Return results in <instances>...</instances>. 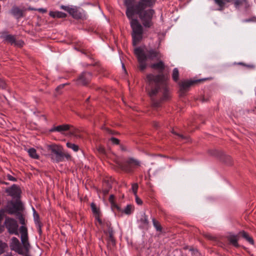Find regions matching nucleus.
<instances>
[{"mask_svg":"<svg viewBox=\"0 0 256 256\" xmlns=\"http://www.w3.org/2000/svg\"><path fill=\"white\" fill-rule=\"evenodd\" d=\"M154 6H140L132 8L128 10L126 9V14L130 20V24L132 30V40L134 44H136L142 38L143 28L136 18H134V15H138L144 26L146 28H150L153 22L152 19L154 10L152 9Z\"/></svg>","mask_w":256,"mask_h":256,"instance_id":"obj_1","label":"nucleus"},{"mask_svg":"<svg viewBox=\"0 0 256 256\" xmlns=\"http://www.w3.org/2000/svg\"><path fill=\"white\" fill-rule=\"evenodd\" d=\"M148 84L146 89L150 96L152 100V104L154 107H158L160 102L154 101L153 98L156 96H160L161 100H166L170 98V90L167 85L166 77L163 74L154 76L148 74L146 78Z\"/></svg>","mask_w":256,"mask_h":256,"instance_id":"obj_2","label":"nucleus"},{"mask_svg":"<svg viewBox=\"0 0 256 256\" xmlns=\"http://www.w3.org/2000/svg\"><path fill=\"white\" fill-rule=\"evenodd\" d=\"M134 53L138 61L140 70L142 71L146 67V62L147 60H158L161 58V54L152 48H137L134 50Z\"/></svg>","mask_w":256,"mask_h":256,"instance_id":"obj_3","label":"nucleus"},{"mask_svg":"<svg viewBox=\"0 0 256 256\" xmlns=\"http://www.w3.org/2000/svg\"><path fill=\"white\" fill-rule=\"evenodd\" d=\"M50 156L54 162H59L64 160L62 148L58 145H50L48 146Z\"/></svg>","mask_w":256,"mask_h":256,"instance_id":"obj_4","label":"nucleus"},{"mask_svg":"<svg viewBox=\"0 0 256 256\" xmlns=\"http://www.w3.org/2000/svg\"><path fill=\"white\" fill-rule=\"evenodd\" d=\"M156 0H124V4L126 9L130 11L132 8L140 6H154Z\"/></svg>","mask_w":256,"mask_h":256,"instance_id":"obj_5","label":"nucleus"},{"mask_svg":"<svg viewBox=\"0 0 256 256\" xmlns=\"http://www.w3.org/2000/svg\"><path fill=\"white\" fill-rule=\"evenodd\" d=\"M3 209L6 212L9 214L16 215L18 213L23 210L24 207L20 201L18 200L15 202L10 200L7 202Z\"/></svg>","mask_w":256,"mask_h":256,"instance_id":"obj_6","label":"nucleus"},{"mask_svg":"<svg viewBox=\"0 0 256 256\" xmlns=\"http://www.w3.org/2000/svg\"><path fill=\"white\" fill-rule=\"evenodd\" d=\"M140 162L138 160L132 158H129L124 163L121 164L120 166L124 172H130L132 171L133 168L140 166Z\"/></svg>","mask_w":256,"mask_h":256,"instance_id":"obj_7","label":"nucleus"},{"mask_svg":"<svg viewBox=\"0 0 256 256\" xmlns=\"http://www.w3.org/2000/svg\"><path fill=\"white\" fill-rule=\"evenodd\" d=\"M4 225L10 234L18 235V224L16 220L9 217H6Z\"/></svg>","mask_w":256,"mask_h":256,"instance_id":"obj_8","label":"nucleus"},{"mask_svg":"<svg viewBox=\"0 0 256 256\" xmlns=\"http://www.w3.org/2000/svg\"><path fill=\"white\" fill-rule=\"evenodd\" d=\"M20 240L22 248L25 252H28L30 248V244L28 242V234L27 228L22 226L20 228Z\"/></svg>","mask_w":256,"mask_h":256,"instance_id":"obj_9","label":"nucleus"},{"mask_svg":"<svg viewBox=\"0 0 256 256\" xmlns=\"http://www.w3.org/2000/svg\"><path fill=\"white\" fill-rule=\"evenodd\" d=\"M71 126L69 124H62V125H60L56 126H54L50 130V132H58L62 134H64L65 132L70 131V134L71 135H74L75 136H77L76 134V129L74 128H72V129H71Z\"/></svg>","mask_w":256,"mask_h":256,"instance_id":"obj_10","label":"nucleus"},{"mask_svg":"<svg viewBox=\"0 0 256 256\" xmlns=\"http://www.w3.org/2000/svg\"><path fill=\"white\" fill-rule=\"evenodd\" d=\"M11 240L10 246L12 249L20 254H24V250L19 240L16 238L13 237Z\"/></svg>","mask_w":256,"mask_h":256,"instance_id":"obj_11","label":"nucleus"},{"mask_svg":"<svg viewBox=\"0 0 256 256\" xmlns=\"http://www.w3.org/2000/svg\"><path fill=\"white\" fill-rule=\"evenodd\" d=\"M6 192L13 198H19L21 191L20 188L16 184H13L11 187L6 189Z\"/></svg>","mask_w":256,"mask_h":256,"instance_id":"obj_12","label":"nucleus"},{"mask_svg":"<svg viewBox=\"0 0 256 256\" xmlns=\"http://www.w3.org/2000/svg\"><path fill=\"white\" fill-rule=\"evenodd\" d=\"M210 154L216 156L220 157L222 160L224 162L228 164H230V157L229 156L223 152L212 150L210 151Z\"/></svg>","mask_w":256,"mask_h":256,"instance_id":"obj_13","label":"nucleus"},{"mask_svg":"<svg viewBox=\"0 0 256 256\" xmlns=\"http://www.w3.org/2000/svg\"><path fill=\"white\" fill-rule=\"evenodd\" d=\"M91 74L88 72H82L78 79V82L82 85H86L91 78Z\"/></svg>","mask_w":256,"mask_h":256,"instance_id":"obj_14","label":"nucleus"},{"mask_svg":"<svg viewBox=\"0 0 256 256\" xmlns=\"http://www.w3.org/2000/svg\"><path fill=\"white\" fill-rule=\"evenodd\" d=\"M196 81L192 80H186L182 82L180 84V90L182 93L188 90V88L192 85L194 83L196 82Z\"/></svg>","mask_w":256,"mask_h":256,"instance_id":"obj_15","label":"nucleus"},{"mask_svg":"<svg viewBox=\"0 0 256 256\" xmlns=\"http://www.w3.org/2000/svg\"><path fill=\"white\" fill-rule=\"evenodd\" d=\"M10 12L17 18H19L23 16L22 10L18 6H13L10 10Z\"/></svg>","mask_w":256,"mask_h":256,"instance_id":"obj_16","label":"nucleus"},{"mask_svg":"<svg viewBox=\"0 0 256 256\" xmlns=\"http://www.w3.org/2000/svg\"><path fill=\"white\" fill-rule=\"evenodd\" d=\"M49 15L53 18H64L66 16V14L58 11H50L49 12Z\"/></svg>","mask_w":256,"mask_h":256,"instance_id":"obj_17","label":"nucleus"},{"mask_svg":"<svg viewBox=\"0 0 256 256\" xmlns=\"http://www.w3.org/2000/svg\"><path fill=\"white\" fill-rule=\"evenodd\" d=\"M228 238L230 242L234 246L236 247L238 246V236L234 234H230V236H228Z\"/></svg>","mask_w":256,"mask_h":256,"instance_id":"obj_18","label":"nucleus"},{"mask_svg":"<svg viewBox=\"0 0 256 256\" xmlns=\"http://www.w3.org/2000/svg\"><path fill=\"white\" fill-rule=\"evenodd\" d=\"M232 0H214V3L217 4L219 8L218 10H222L227 2H231Z\"/></svg>","mask_w":256,"mask_h":256,"instance_id":"obj_19","label":"nucleus"},{"mask_svg":"<svg viewBox=\"0 0 256 256\" xmlns=\"http://www.w3.org/2000/svg\"><path fill=\"white\" fill-rule=\"evenodd\" d=\"M150 67L154 69L158 70L160 72H162L164 68V65L162 61L155 64H153L150 66Z\"/></svg>","mask_w":256,"mask_h":256,"instance_id":"obj_20","label":"nucleus"},{"mask_svg":"<svg viewBox=\"0 0 256 256\" xmlns=\"http://www.w3.org/2000/svg\"><path fill=\"white\" fill-rule=\"evenodd\" d=\"M234 4L236 8H239L242 6H246L248 2L246 0H234Z\"/></svg>","mask_w":256,"mask_h":256,"instance_id":"obj_21","label":"nucleus"},{"mask_svg":"<svg viewBox=\"0 0 256 256\" xmlns=\"http://www.w3.org/2000/svg\"><path fill=\"white\" fill-rule=\"evenodd\" d=\"M119 212H122L126 214H130L134 211V207L132 205L128 204L123 210H118Z\"/></svg>","mask_w":256,"mask_h":256,"instance_id":"obj_22","label":"nucleus"},{"mask_svg":"<svg viewBox=\"0 0 256 256\" xmlns=\"http://www.w3.org/2000/svg\"><path fill=\"white\" fill-rule=\"evenodd\" d=\"M3 38L5 40L12 44L15 42V38L14 36L10 34H5L2 36Z\"/></svg>","mask_w":256,"mask_h":256,"instance_id":"obj_23","label":"nucleus"},{"mask_svg":"<svg viewBox=\"0 0 256 256\" xmlns=\"http://www.w3.org/2000/svg\"><path fill=\"white\" fill-rule=\"evenodd\" d=\"M240 234L248 242L251 244H254V240L252 238L250 237L248 234L244 231L240 232Z\"/></svg>","mask_w":256,"mask_h":256,"instance_id":"obj_24","label":"nucleus"},{"mask_svg":"<svg viewBox=\"0 0 256 256\" xmlns=\"http://www.w3.org/2000/svg\"><path fill=\"white\" fill-rule=\"evenodd\" d=\"M114 196L112 194L110 196L109 200L111 203L112 208L113 210L116 209L117 210H120V208L114 202Z\"/></svg>","mask_w":256,"mask_h":256,"instance_id":"obj_25","label":"nucleus"},{"mask_svg":"<svg viewBox=\"0 0 256 256\" xmlns=\"http://www.w3.org/2000/svg\"><path fill=\"white\" fill-rule=\"evenodd\" d=\"M28 152L31 158L35 159L38 158V156L37 154L36 150L34 148L28 149Z\"/></svg>","mask_w":256,"mask_h":256,"instance_id":"obj_26","label":"nucleus"},{"mask_svg":"<svg viewBox=\"0 0 256 256\" xmlns=\"http://www.w3.org/2000/svg\"><path fill=\"white\" fill-rule=\"evenodd\" d=\"M90 207L94 215L100 214V209L96 206V204L94 203H92L90 204Z\"/></svg>","mask_w":256,"mask_h":256,"instance_id":"obj_27","label":"nucleus"},{"mask_svg":"<svg viewBox=\"0 0 256 256\" xmlns=\"http://www.w3.org/2000/svg\"><path fill=\"white\" fill-rule=\"evenodd\" d=\"M7 248L8 244L0 240V254H3Z\"/></svg>","mask_w":256,"mask_h":256,"instance_id":"obj_28","label":"nucleus"},{"mask_svg":"<svg viewBox=\"0 0 256 256\" xmlns=\"http://www.w3.org/2000/svg\"><path fill=\"white\" fill-rule=\"evenodd\" d=\"M179 72L177 68H174L173 70L172 77L173 80L176 82L178 80Z\"/></svg>","mask_w":256,"mask_h":256,"instance_id":"obj_29","label":"nucleus"},{"mask_svg":"<svg viewBox=\"0 0 256 256\" xmlns=\"http://www.w3.org/2000/svg\"><path fill=\"white\" fill-rule=\"evenodd\" d=\"M152 223L154 227L156 229V230L158 232H161L162 231V227L159 224V222L156 221L154 218H152Z\"/></svg>","mask_w":256,"mask_h":256,"instance_id":"obj_30","label":"nucleus"},{"mask_svg":"<svg viewBox=\"0 0 256 256\" xmlns=\"http://www.w3.org/2000/svg\"><path fill=\"white\" fill-rule=\"evenodd\" d=\"M66 146L68 148L72 149L74 152H77L78 150V146H77L74 144L68 142L66 143Z\"/></svg>","mask_w":256,"mask_h":256,"instance_id":"obj_31","label":"nucleus"},{"mask_svg":"<svg viewBox=\"0 0 256 256\" xmlns=\"http://www.w3.org/2000/svg\"><path fill=\"white\" fill-rule=\"evenodd\" d=\"M18 218L19 222L20 224L24 225L25 224V218L23 215L22 214L21 212L19 213H18L16 215Z\"/></svg>","mask_w":256,"mask_h":256,"instance_id":"obj_32","label":"nucleus"},{"mask_svg":"<svg viewBox=\"0 0 256 256\" xmlns=\"http://www.w3.org/2000/svg\"><path fill=\"white\" fill-rule=\"evenodd\" d=\"M172 133L178 136L182 140H184L186 142H187L189 138L188 136H184L182 134H178L174 131V130H172Z\"/></svg>","mask_w":256,"mask_h":256,"instance_id":"obj_33","label":"nucleus"},{"mask_svg":"<svg viewBox=\"0 0 256 256\" xmlns=\"http://www.w3.org/2000/svg\"><path fill=\"white\" fill-rule=\"evenodd\" d=\"M32 209H33V211H34V220L35 221V222H36V224H38V223H40L39 222H38L39 216H38V214H36L34 208H33Z\"/></svg>","mask_w":256,"mask_h":256,"instance_id":"obj_34","label":"nucleus"},{"mask_svg":"<svg viewBox=\"0 0 256 256\" xmlns=\"http://www.w3.org/2000/svg\"><path fill=\"white\" fill-rule=\"evenodd\" d=\"M6 84L4 80L0 78V88L4 89L6 88Z\"/></svg>","mask_w":256,"mask_h":256,"instance_id":"obj_35","label":"nucleus"},{"mask_svg":"<svg viewBox=\"0 0 256 256\" xmlns=\"http://www.w3.org/2000/svg\"><path fill=\"white\" fill-rule=\"evenodd\" d=\"M138 188V185L136 184H134L132 185V192H133L134 196L137 195L136 191H137Z\"/></svg>","mask_w":256,"mask_h":256,"instance_id":"obj_36","label":"nucleus"},{"mask_svg":"<svg viewBox=\"0 0 256 256\" xmlns=\"http://www.w3.org/2000/svg\"><path fill=\"white\" fill-rule=\"evenodd\" d=\"M5 213L6 212L3 208L0 210V224H1V222L4 217V216Z\"/></svg>","mask_w":256,"mask_h":256,"instance_id":"obj_37","label":"nucleus"},{"mask_svg":"<svg viewBox=\"0 0 256 256\" xmlns=\"http://www.w3.org/2000/svg\"><path fill=\"white\" fill-rule=\"evenodd\" d=\"M68 12L70 14H72V15L74 16V14L75 12H76V10L74 8L69 7V8H68Z\"/></svg>","mask_w":256,"mask_h":256,"instance_id":"obj_38","label":"nucleus"},{"mask_svg":"<svg viewBox=\"0 0 256 256\" xmlns=\"http://www.w3.org/2000/svg\"><path fill=\"white\" fill-rule=\"evenodd\" d=\"M136 197V202L138 204H142V201L140 198L137 195L135 196Z\"/></svg>","mask_w":256,"mask_h":256,"instance_id":"obj_39","label":"nucleus"},{"mask_svg":"<svg viewBox=\"0 0 256 256\" xmlns=\"http://www.w3.org/2000/svg\"><path fill=\"white\" fill-rule=\"evenodd\" d=\"M110 140L114 144H119V140L115 138H112Z\"/></svg>","mask_w":256,"mask_h":256,"instance_id":"obj_40","label":"nucleus"},{"mask_svg":"<svg viewBox=\"0 0 256 256\" xmlns=\"http://www.w3.org/2000/svg\"><path fill=\"white\" fill-rule=\"evenodd\" d=\"M96 220L100 224L102 223V220L100 219V214L94 215Z\"/></svg>","mask_w":256,"mask_h":256,"instance_id":"obj_41","label":"nucleus"},{"mask_svg":"<svg viewBox=\"0 0 256 256\" xmlns=\"http://www.w3.org/2000/svg\"><path fill=\"white\" fill-rule=\"evenodd\" d=\"M142 220L143 221L144 224H148V217L145 215H144V218H142Z\"/></svg>","mask_w":256,"mask_h":256,"instance_id":"obj_42","label":"nucleus"},{"mask_svg":"<svg viewBox=\"0 0 256 256\" xmlns=\"http://www.w3.org/2000/svg\"><path fill=\"white\" fill-rule=\"evenodd\" d=\"M7 177H8V180H11V181H16V178H15L13 177L10 174H8L7 176Z\"/></svg>","mask_w":256,"mask_h":256,"instance_id":"obj_43","label":"nucleus"},{"mask_svg":"<svg viewBox=\"0 0 256 256\" xmlns=\"http://www.w3.org/2000/svg\"><path fill=\"white\" fill-rule=\"evenodd\" d=\"M60 8L66 12H68V8H69V6H63V5H62L60 6Z\"/></svg>","mask_w":256,"mask_h":256,"instance_id":"obj_44","label":"nucleus"},{"mask_svg":"<svg viewBox=\"0 0 256 256\" xmlns=\"http://www.w3.org/2000/svg\"><path fill=\"white\" fill-rule=\"evenodd\" d=\"M64 158H66L67 160H68L70 158V156L67 153H64Z\"/></svg>","mask_w":256,"mask_h":256,"instance_id":"obj_45","label":"nucleus"},{"mask_svg":"<svg viewBox=\"0 0 256 256\" xmlns=\"http://www.w3.org/2000/svg\"><path fill=\"white\" fill-rule=\"evenodd\" d=\"M36 226H38V230L40 233H41L42 230H41V226L40 223H38V224H36Z\"/></svg>","mask_w":256,"mask_h":256,"instance_id":"obj_46","label":"nucleus"},{"mask_svg":"<svg viewBox=\"0 0 256 256\" xmlns=\"http://www.w3.org/2000/svg\"><path fill=\"white\" fill-rule=\"evenodd\" d=\"M66 84H62L58 86L57 89L62 88Z\"/></svg>","mask_w":256,"mask_h":256,"instance_id":"obj_47","label":"nucleus"},{"mask_svg":"<svg viewBox=\"0 0 256 256\" xmlns=\"http://www.w3.org/2000/svg\"><path fill=\"white\" fill-rule=\"evenodd\" d=\"M38 10L39 12H42V13H44V12H46V10H45V9H44V8H39V9Z\"/></svg>","mask_w":256,"mask_h":256,"instance_id":"obj_48","label":"nucleus"},{"mask_svg":"<svg viewBox=\"0 0 256 256\" xmlns=\"http://www.w3.org/2000/svg\"><path fill=\"white\" fill-rule=\"evenodd\" d=\"M106 132L109 133V134H114V133L112 132V130H110V129H108V128H106Z\"/></svg>","mask_w":256,"mask_h":256,"instance_id":"obj_49","label":"nucleus"},{"mask_svg":"<svg viewBox=\"0 0 256 256\" xmlns=\"http://www.w3.org/2000/svg\"><path fill=\"white\" fill-rule=\"evenodd\" d=\"M120 148L121 150H122V151H126V148L124 146L121 145L120 146Z\"/></svg>","mask_w":256,"mask_h":256,"instance_id":"obj_50","label":"nucleus"},{"mask_svg":"<svg viewBox=\"0 0 256 256\" xmlns=\"http://www.w3.org/2000/svg\"><path fill=\"white\" fill-rule=\"evenodd\" d=\"M3 231V227L2 226L1 224H0V234Z\"/></svg>","mask_w":256,"mask_h":256,"instance_id":"obj_51","label":"nucleus"},{"mask_svg":"<svg viewBox=\"0 0 256 256\" xmlns=\"http://www.w3.org/2000/svg\"><path fill=\"white\" fill-rule=\"evenodd\" d=\"M100 150V152H102V153H104V148H100V150Z\"/></svg>","mask_w":256,"mask_h":256,"instance_id":"obj_52","label":"nucleus"},{"mask_svg":"<svg viewBox=\"0 0 256 256\" xmlns=\"http://www.w3.org/2000/svg\"><path fill=\"white\" fill-rule=\"evenodd\" d=\"M104 194H108V190H104Z\"/></svg>","mask_w":256,"mask_h":256,"instance_id":"obj_53","label":"nucleus"},{"mask_svg":"<svg viewBox=\"0 0 256 256\" xmlns=\"http://www.w3.org/2000/svg\"><path fill=\"white\" fill-rule=\"evenodd\" d=\"M251 20L250 19H247V20H244V22H250Z\"/></svg>","mask_w":256,"mask_h":256,"instance_id":"obj_54","label":"nucleus"},{"mask_svg":"<svg viewBox=\"0 0 256 256\" xmlns=\"http://www.w3.org/2000/svg\"><path fill=\"white\" fill-rule=\"evenodd\" d=\"M6 256H13L11 254H8Z\"/></svg>","mask_w":256,"mask_h":256,"instance_id":"obj_55","label":"nucleus"},{"mask_svg":"<svg viewBox=\"0 0 256 256\" xmlns=\"http://www.w3.org/2000/svg\"><path fill=\"white\" fill-rule=\"evenodd\" d=\"M122 68L124 70H126V69H125V68H124V64H122Z\"/></svg>","mask_w":256,"mask_h":256,"instance_id":"obj_56","label":"nucleus"},{"mask_svg":"<svg viewBox=\"0 0 256 256\" xmlns=\"http://www.w3.org/2000/svg\"><path fill=\"white\" fill-rule=\"evenodd\" d=\"M154 126H156H156H158V124L156 123V124H154Z\"/></svg>","mask_w":256,"mask_h":256,"instance_id":"obj_57","label":"nucleus"},{"mask_svg":"<svg viewBox=\"0 0 256 256\" xmlns=\"http://www.w3.org/2000/svg\"><path fill=\"white\" fill-rule=\"evenodd\" d=\"M248 67H250V68H254V66L251 65V66H248Z\"/></svg>","mask_w":256,"mask_h":256,"instance_id":"obj_58","label":"nucleus"},{"mask_svg":"<svg viewBox=\"0 0 256 256\" xmlns=\"http://www.w3.org/2000/svg\"><path fill=\"white\" fill-rule=\"evenodd\" d=\"M196 81V82H197L198 81H200V80H197Z\"/></svg>","mask_w":256,"mask_h":256,"instance_id":"obj_59","label":"nucleus"}]
</instances>
